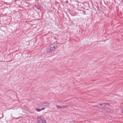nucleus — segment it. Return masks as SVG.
Listing matches in <instances>:
<instances>
[{"label":"nucleus","mask_w":123,"mask_h":123,"mask_svg":"<svg viewBox=\"0 0 123 123\" xmlns=\"http://www.w3.org/2000/svg\"><path fill=\"white\" fill-rule=\"evenodd\" d=\"M56 47L55 44L54 43L50 45L47 48V51L48 52H51L53 51Z\"/></svg>","instance_id":"nucleus-1"},{"label":"nucleus","mask_w":123,"mask_h":123,"mask_svg":"<svg viewBox=\"0 0 123 123\" xmlns=\"http://www.w3.org/2000/svg\"><path fill=\"white\" fill-rule=\"evenodd\" d=\"M37 121L39 123H46V121L44 117L38 115L37 117Z\"/></svg>","instance_id":"nucleus-2"},{"label":"nucleus","mask_w":123,"mask_h":123,"mask_svg":"<svg viewBox=\"0 0 123 123\" xmlns=\"http://www.w3.org/2000/svg\"><path fill=\"white\" fill-rule=\"evenodd\" d=\"M99 105H102V104H99Z\"/></svg>","instance_id":"nucleus-8"},{"label":"nucleus","mask_w":123,"mask_h":123,"mask_svg":"<svg viewBox=\"0 0 123 123\" xmlns=\"http://www.w3.org/2000/svg\"><path fill=\"white\" fill-rule=\"evenodd\" d=\"M49 104V103H47L45 102H41L39 104V105L41 106H46L47 107Z\"/></svg>","instance_id":"nucleus-3"},{"label":"nucleus","mask_w":123,"mask_h":123,"mask_svg":"<svg viewBox=\"0 0 123 123\" xmlns=\"http://www.w3.org/2000/svg\"><path fill=\"white\" fill-rule=\"evenodd\" d=\"M35 109L37 111H41L40 109L38 108H36Z\"/></svg>","instance_id":"nucleus-6"},{"label":"nucleus","mask_w":123,"mask_h":123,"mask_svg":"<svg viewBox=\"0 0 123 123\" xmlns=\"http://www.w3.org/2000/svg\"><path fill=\"white\" fill-rule=\"evenodd\" d=\"M62 106V109L66 108L68 107V106L67 105H63Z\"/></svg>","instance_id":"nucleus-5"},{"label":"nucleus","mask_w":123,"mask_h":123,"mask_svg":"<svg viewBox=\"0 0 123 123\" xmlns=\"http://www.w3.org/2000/svg\"><path fill=\"white\" fill-rule=\"evenodd\" d=\"M44 109H45V108L43 107L42 109H41V111L42 110H44Z\"/></svg>","instance_id":"nucleus-7"},{"label":"nucleus","mask_w":123,"mask_h":123,"mask_svg":"<svg viewBox=\"0 0 123 123\" xmlns=\"http://www.w3.org/2000/svg\"><path fill=\"white\" fill-rule=\"evenodd\" d=\"M56 107L57 108L62 109V106H61L60 105H57L56 106Z\"/></svg>","instance_id":"nucleus-4"}]
</instances>
